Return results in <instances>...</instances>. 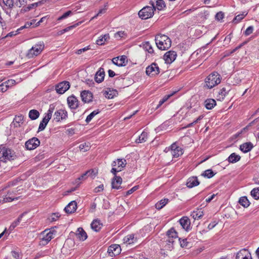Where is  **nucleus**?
Listing matches in <instances>:
<instances>
[{
    "instance_id": "obj_50",
    "label": "nucleus",
    "mask_w": 259,
    "mask_h": 259,
    "mask_svg": "<svg viewBox=\"0 0 259 259\" xmlns=\"http://www.w3.org/2000/svg\"><path fill=\"white\" fill-rule=\"evenodd\" d=\"M247 15V13H243L242 14H239L237 16H236L233 19V22L234 23H238L240 22L241 20H242L245 16Z\"/></svg>"
},
{
    "instance_id": "obj_30",
    "label": "nucleus",
    "mask_w": 259,
    "mask_h": 259,
    "mask_svg": "<svg viewBox=\"0 0 259 259\" xmlns=\"http://www.w3.org/2000/svg\"><path fill=\"white\" fill-rule=\"evenodd\" d=\"M109 34H106L103 35H101L96 40V44L98 45L102 46L105 44V42L109 39Z\"/></svg>"
},
{
    "instance_id": "obj_22",
    "label": "nucleus",
    "mask_w": 259,
    "mask_h": 259,
    "mask_svg": "<svg viewBox=\"0 0 259 259\" xmlns=\"http://www.w3.org/2000/svg\"><path fill=\"white\" fill-rule=\"evenodd\" d=\"M77 208V203L75 201H71L64 208L67 213H73Z\"/></svg>"
},
{
    "instance_id": "obj_38",
    "label": "nucleus",
    "mask_w": 259,
    "mask_h": 259,
    "mask_svg": "<svg viewBox=\"0 0 259 259\" xmlns=\"http://www.w3.org/2000/svg\"><path fill=\"white\" fill-rule=\"evenodd\" d=\"M147 133L145 132H143L140 136H139V138L136 140V142L137 143H142L146 141L147 139Z\"/></svg>"
},
{
    "instance_id": "obj_5",
    "label": "nucleus",
    "mask_w": 259,
    "mask_h": 259,
    "mask_svg": "<svg viewBox=\"0 0 259 259\" xmlns=\"http://www.w3.org/2000/svg\"><path fill=\"white\" fill-rule=\"evenodd\" d=\"M45 47L43 42H40L36 44L34 46L32 47L29 50L27 57L28 58H32L34 57L37 56L41 53Z\"/></svg>"
},
{
    "instance_id": "obj_52",
    "label": "nucleus",
    "mask_w": 259,
    "mask_h": 259,
    "mask_svg": "<svg viewBox=\"0 0 259 259\" xmlns=\"http://www.w3.org/2000/svg\"><path fill=\"white\" fill-rule=\"evenodd\" d=\"M145 49L149 53H153L154 50L152 48V46L149 42H146L144 45Z\"/></svg>"
},
{
    "instance_id": "obj_7",
    "label": "nucleus",
    "mask_w": 259,
    "mask_h": 259,
    "mask_svg": "<svg viewBox=\"0 0 259 259\" xmlns=\"http://www.w3.org/2000/svg\"><path fill=\"white\" fill-rule=\"evenodd\" d=\"M40 145V141L38 138L33 137L25 142V146L27 150L35 149Z\"/></svg>"
},
{
    "instance_id": "obj_33",
    "label": "nucleus",
    "mask_w": 259,
    "mask_h": 259,
    "mask_svg": "<svg viewBox=\"0 0 259 259\" xmlns=\"http://www.w3.org/2000/svg\"><path fill=\"white\" fill-rule=\"evenodd\" d=\"M50 119V118H48L46 116H45L39 124L38 132L42 131L45 130Z\"/></svg>"
},
{
    "instance_id": "obj_32",
    "label": "nucleus",
    "mask_w": 259,
    "mask_h": 259,
    "mask_svg": "<svg viewBox=\"0 0 259 259\" xmlns=\"http://www.w3.org/2000/svg\"><path fill=\"white\" fill-rule=\"evenodd\" d=\"M203 215V212L202 210V208H198L196 211H193L191 216L194 219H199L202 218Z\"/></svg>"
},
{
    "instance_id": "obj_8",
    "label": "nucleus",
    "mask_w": 259,
    "mask_h": 259,
    "mask_svg": "<svg viewBox=\"0 0 259 259\" xmlns=\"http://www.w3.org/2000/svg\"><path fill=\"white\" fill-rule=\"evenodd\" d=\"M160 73L159 68L157 64L153 63L151 65L148 66L146 68V73L147 75L150 76H155Z\"/></svg>"
},
{
    "instance_id": "obj_12",
    "label": "nucleus",
    "mask_w": 259,
    "mask_h": 259,
    "mask_svg": "<svg viewBox=\"0 0 259 259\" xmlns=\"http://www.w3.org/2000/svg\"><path fill=\"white\" fill-rule=\"evenodd\" d=\"M177 57V53L173 51L167 52L163 56V59L167 64H170L174 61Z\"/></svg>"
},
{
    "instance_id": "obj_53",
    "label": "nucleus",
    "mask_w": 259,
    "mask_h": 259,
    "mask_svg": "<svg viewBox=\"0 0 259 259\" xmlns=\"http://www.w3.org/2000/svg\"><path fill=\"white\" fill-rule=\"evenodd\" d=\"M54 109V106H53V105H51L50 106V108H49V110H48L47 113L46 114L45 116H46L48 118L51 119L52 117V113L53 112Z\"/></svg>"
},
{
    "instance_id": "obj_21",
    "label": "nucleus",
    "mask_w": 259,
    "mask_h": 259,
    "mask_svg": "<svg viewBox=\"0 0 259 259\" xmlns=\"http://www.w3.org/2000/svg\"><path fill=\"white\" fill-rule=\"evenodd\" d=\"M122 178L120 177H118L117 176H115V177H114V178L112 179V188L115 189H119L120 188H121L122 187L120 186V185L122 183Z\"/></svg>"
},
{
    "instance_id": "obj_55",
    "label": "nucleus",
    "mask_w": 259,
    "mask_h": 259,
    "mask_svg": "<svg viewBox=\"0 0 259 259\" xmlns=\"http://www.w3.org/2000/svg\"><path fill=\"white\" fill-rule=\"evenodd\" d=\"M72 13V11H68L64 13L61 16L59 17L58 18V20H63L67 17H68Z\"/></svg>"
},
{
    "instance_id": "obj_35",
    "label": "nucleus",
    "mask_w": 259,
    "mask_h": 259,
    "mask_svg": "<svg viewBox=\"0 0 259 259\" xmlns=\"http://www.w3.org/2000/svg\"><path fill=\"white\" fill-rule=\"evenodd\" d=\"M39 116V112L35 109H32L29 112V117L31 120L36 119Z\"/></svg>"
},
{
    "instance_id": "obj_6",
    "label": "nucleus",
    "mask_w": 259,
    "mask_h": 259,
    "mask_svg": "<svg viewBox=\"0 0 259 259\" xmlns=\"http://www.w3.org/2000/svg\"><path fill=\"white\" fill-rule=\"evenodd\" d=\"M0 156L9 160H14L16 157L15 152L14 151L10 148L2 146L0 147Z\"/></svg>"
},
{
    "instance_id": "obj_26",
    "label": "nucleus",
    "mask_w": 259,
    "mask_h": 259,
    "mask_svg": "<svg viewBox=\"0 0 259 259\" xmlns=\"http://www.w3.org/2000/svg\"><path fill=\"white\" fill-rule=\"evenodd\" d=\"M92 229L96 232H98L103 226L102 223H100L99 220H95L91 224Z\"/></svg>"
},
{
    "instance_id": "obj_62",
    "label": "nucleus",
    "mask_w": 259,
    "mask_h": 259,
    "mask_svg": "<svg viewBox=\"0 0 259 259\" xmlns=\"http://www.w3.org/2000/svg\"><path fill=\"white\" fill-rule=\"evenodd\" d=\"M32 25V23L27 22L25 23V24L21 27L20 28L18 29L17 31H20L21 30H22L24 28H27L30 27V26Z\"/></svg>"
},
{
    "instance_id": "obj_11",
    "label": "nucleus",
    "mask_w": 259,
    "mask_h": 259,
    "mask_svg": "<svg viewBox=\"0 0 259 259\" xmlns=\"http://www.w3.org/2000/svg\"><path fill=\"white\" fill-rule=\"evenodd\" d=\"M54 116V120L59 122L61 120L66 119L68 117V113L65 110L60 109L55 112Z\"/></svg>"
},
{
    "instance_id": "obj_61",
    "label": "nucleus",
    "mask_w": 259,
    "mask_h": 259,
    "mask_svg": "<svg viewBox=\"0 0 259 259\" xmlns=\"http://www.w3.org/2000/svg\"><path fill=\"white\" fill-rule=\"evenodd\" d=\"M90 49V46H89L86 47H84V48L78 50L76 51V53L79 55V54H81V53H82L83 52H84L86 51L89 50Z\"/></svg>"
},
{
    "instance_id": "obj_41",
    "label": "nucleus",
    "mask_w": 259,
    "mask_h": 259,
    "mask_svg": "<svg viewBox=\"0 0 259 259\" xmlns=\"http://www.w3.org/2000/svg\"><path fill=\"white\" fill-rule=\"evenodd\" d=\"M100 112V110L99 109H97L93 111L87 117L85 122L88 123H89L92 120V119L95 117V116L97 115Z\"/></svg>"
},
{
    "instance_id": "obj_59",
    "label": "nucleus",
    "mask_w": 259,
    "mask_h": 259,
    "mask_svg": "<svg viewBox=\"0 0 259 259\" xmlns=\"http://www.w3.org/2000/svg\"><path fill=\"white\" fill-rule=\"evenodd\" d=\"M60 217V214L58 212L53 213L51 216L50 220L53 221H56L58 218Z\"/></svg>"
},
{
    "instance_id": "obj_46",
    "label": "nucleus",
    "mask_w": 259,
    "mask_h": 259,
    "mask_svg": "<svg viewBox=\"0 0 259 259\" xmlns=\"http://www.w3.org/2000/svg\"><path fill=\"white\" fill-rule=\"evenodd\" d=\"M118 94V93L117 91L112 90H109L108 92H106V97H107L108 99H112L114 97L116 96Z\"/></svg>"
},
{
    "instance_id": "obj_10",
    "label": "nucleus",
    "mask_w": 259,
    "mask_h": 259,
    "mask_svg": "<svg viewBox=\"0 0 259 259\" xmlns=\"http://www.w3.org/2000/svg\"><path fill=\"white\" fill-rule=\"evenodd\" d=\"M112 62L117 66H125L127 63V57L125 55H122L114 57L112 59Z\"/></svg>"
},
{
    "instance_id": "obj_18",
    "label": "nucleus",
    "mask_w": 259,
    "mask_h": 259,
    "mask_svg": "<svg viewBox=\"0 0 259 259\" xmlns=\"http://www.w3.org/2000/svg\"><path fill=\"white\" fill-rule=\"evenodd\" d=\"M179 223L182 228L188 231L190 230V220L187 217H183L180 220Z\"/></svg>"
},
{
    "instance_id": "obj_57",
    "label": "nucleus",
    "mask_w": 259,
    "mask_h": 259,
    "mask_svg": "<svg viewBox=\"0 0 259 259\" xmlns=\"http://www.w3.org/2000/svg\"><path fill=\"white\" fill-rule=\"evenodd\" d=\"M253 31V27L252 26H249L244 31V34L246 36H248L252 33Z\"/></svg>"
},
{
    "instance_id": "obj_19",
    "label": "nucleus",
    "mask_w": 259,
    "mask_h": 259,
    "mask_svg": "<svg viewBox=\"0 0 259 259\" xmlns=\"http://www.w3.org/2000/svg\"><path fill=\"white\" fill-rule=\"evenodd\" d=\"M105 71L104 68L100 67L95 75V80L97 83L102 82L105 77Z\"/></svg>"
},
{
    "instance_id": "obj_63",
    "label": "nucleus",
    "mask_w": 259,
    "mask_h": 259,
    "mask_svg": "<svg viewBox=\"0 0 259 259\" xmlns=\"http://www.w3.org/2000/svg\"><path fill=\"white\" fill-rule=\"evenodd\" d=\"M78 25V23H76L75 24H74L73 25H71V26H68L64 29H63V31L64 32H67L73 28H74L75 27H76Z\"/></svg>"
},
{
    "instance_id": "obj_54",
    "label": "nucleus",
    "mask_w": 259,
    "mask_h": 259,
    "mask_svg": "<svg viewBox=\"0 0 259 259\" xmlns=\"http://www.w3.org/2000/svg\"><path fill=\"white\" fill-rule=\"evenodd\" d=\"M4 83L9 88L16 84V82L14 79H9Z\"/></svg>"
},
{
    "instance_id": "obj_56",
    "label": "nucleus",
    "mask_w": 259,
    "mask_h": 259,
    "mask_svg": "<svg viewBox=\"0 0 259 259\" xmlns=\"http://www.w3.org/2000/svg\"><path fill=\"white\" fill-rule=\"evenodd\" d=\"M86 174H87V177H91L92 178H94L97 172H95L93 169H90L86 171Z\"/></svg>"
},
{
    "instance_id": "obj_28",
    "label": "nucleus",
    "mask_w": 259,
    "mask_h": 259,
    "mask_svg": "<svg viewBox=\"0 0 259 259\" xmlns=\"http://www.w3.org/2000/svg\"><path fill=\"white\" fill-rule=\"evenodd\" d=\"M228 88H229V87H228ZM230 90L229 89H226V88H223L219 92V94L217 96V100L220 101L224 100L225 96L227 95V94L228 93Z\"/></svg>"
},
{
    "instance_id": "obj_14",
    "label": "nucleus",
    "mask_w": 259,
    "mask_h": 259,
    "mask_svg": "<svg viewBox=\"0 0 259 259\" xmlns=\"http://www.w3.org/2000/svg\"><path fill=\"white\" fill-rule=\"evenodd\" d=\"M121 250L120 246L118 244H112L108 249V253L111 256L118 255Z\"/></svg>"
},
{
    "instance_id": "obj_47",
    "label": "nucleus",
    "mask_w": 259,
    "mask_h": 259,
    "mask_svg": "<svg viewBox=\"0 0 259 259\" xmlns=\"http://www.w3.org/2000/svg\"><path fill=\"white\" fill-rule=\"evenodd\" d=\"M156 8L158 10H162L165 7V4L163 0H156Z\"/></svg>"
},
{
    "instance_id": "obj_48",
    "label": "nucleus",
    "mask_w": 259,
    "mask_h": 259,
    "mask_svg": "<svg viewBox=\"0 0 259 259\" xmlns=\"http://www.w3.org/2000/svg\"><path fill=\"white\" fill-rule=\"evenodd\" d=\"M251 195L256 200L259 199V188L253 189L251 192Z\"/></svg>"
},
{
    "instance_id": "obj_36",
    "label": "nucleus",
    "mask_w": 259,
    "mask_h": 259,
    "mask_svg": "<svg viewBox=\"0 0 259 259\" xmlns=\"http://www.w3.org/2000/svg\"><path fill=\"white\" fill-rule=\"evenodd\" d=\"M124 241L129 244H132L137 241V238H135L134 234H130L124 238Z\"/></svg>"
},
{
    "instance_id": "obj_29",
    "label": "nucleus",
    "mask_w": 259,
    "mask_h": 259,
    "mask_svg": "<svg viewBox=\"0 0 259 259\" xmlns=\"http://www.w3.org/2000/svg\"><path fill=\"white\" fill-rule=\"evenodd\" d=\"M0 5L2 7H7L11 9L14 6V0H0Z\"/></svg>"
},
{
    "instance_id": "obj_58",
    "label": "nucleus",
    "mask_w": 259,
    "mask_h": 259,
    "mask_svg": "<svg viewBox=\"0 0 259 259\" xmlns=\"http://www.w3.org/2000/svg\"><path fill=\"white\" fill-rule=\"evenodd\" d=\"M224 14L222 12H219L217 13L215 16V19L218 21L222 20L224 18Z\"/></svg>"
},
{
    "instance_id": "obj_9",
    "label": "nucleus",
    "mask_w": 259,
    "mask_h": 259,
    "mask_svg": "<svg viewBox=\"0 0 259 259\" xmlns=\"http://www.w3.org/2000/svg\"><path fill=\"white\" fill-rule=\"evenodd\" d=\"M70 88V83L68 81H63L56 85L55 90L59 94H63Z\"/></svg>"
},
{
    "instance_id": "obj_39",
    "label": "nucleus",
    "mask_w": 259,
    "mask_h": 259,
    "mask_svg": "<svg viewBox=\"0 0 259 259\" xmlns=\"http://www.w3.org/2000/svg\"><path fill=\"white\" fill-rule=\"evenodd\" d=\"M166 235L168 238H177L178 237V233L174 228H171L167 231Z\"/></svg>"
},
{
    "instance_id": "obj_34",
    "label": "nucleus",
    "mask_w": 259,
    "mask_h": 259,
    "mask_svg": "<svg viewBox=\"0 0 259 259\" xmlns=\"http://www.w3.org/2000/svg\"><path fill=\"white\" fill-rule=\"evenodd\" d=\"M26 212L22 213L20 216L18 218V219L15 221L9 227V230L10 231H12L14 229V228L20 223V222L22 220V217L26 214Z\"/></svg>"
},
{
    "instance_id": "obj_13",
    "label": "nucleus",
    "mask_w": 259,
    "mask_h": 259,
    "mask_svg": "<svg viewBox=\"0 0 259 259\" xmlns=\"http://www.w3.org/2000/svg\"><path fill=\"white\" fill-rule=\"evenodd\" d=\"M170 149L171 154L175 157H178L183 153L182 148L178 146L176 143L172 144Z\"/></svg>"
},
{
    "instance_id": "obj_45",
    "label": "nucleus",
    "mask_w": 259,
    "mask_h": 259,
    "mask_svg": "<svg viewBox=\"0 0 259 259\" xmlns=\"http://www.w3.org/2000/svg\"><path fill=\"white\" fill-rule=\"evenodd\" d=\"M41 4H42V1H39L38 2L30 4L24 9V11H25V12L29 11L31 9H33V8H36V7H38V6L40 5Z\"/></svg>"
},
{
    "instance_id": "obj_20",
    "label": "nucleus",
    "mask_w": 259,
    "mask_h": 259,
    "mask_svg": "<svg viewBox=\"0 0 259 259\" xmlns=\"http://www.w3.org/2000/svg\"><path fill=\"white\" fill-rule=\"evenodd\" d=\"M126 164V160L124 159H117L115 161L112 162L111 165L112 167H116L121 170Z\"/></svg>"
},
{
    "instance_id": "obj_49",
    "label": "nucleus",
    "mask_w": 259,
    "mask_h": 259,
    "mask_svg": "<svg viewBox=\"0 0 259 259\" xmlns=\"http://www.w3.org/2000/svg\"><path fill=\"white\" fill-rule=\"evenodd\" d=\"M174 95V93L170 94L169 95H165L163 98L160 100L159 102V104L157 106V108H159L161 106L164 102H165L170 97H171Z\"/></svg>"
},
{
    "instance_id": "obj_44",
    "label": "nucleus",
    "mask_w": 259,
    "mask_h": 259,
    "mask_svg": "<svg viewBox=\"0 0 259 259\" xmlns=\"http://www.w3.org/2000/svg\"><path fill=\"white\" fill-rule=\"evenodd\" d=\"M215 174L211 169H208L205 170L202 174L201 176L206 177L207 178H211L214 176Z\"/></svg>"
},
{
    "instance_id": "obj_24",
    "label": "nucleus",
    "mask_w": 259,
    "mask_h": 259,
    "mask_svg": "<svg viewBox=\"0 0 259 259\" xmlns=\"http://www.w3.org/2000/svg\"><path fill=\"white\" fill-rule=\"evenodd\" d=\"M76 236L80 241H84L88 237L87 234L82 228L77 229Z\"/></svg>"
},
{
    "instance_id": "obj_27",
    "label": "nucleus",
    "mask_w": 259,
    "mask_h": 259,
    "mask_svg": "<svg viewBox=\"0 0 259 259\" xmlns=\"http://www.w3.org/2000/svg\"><path fill=\"white\" fill-rule=\"evenodd\" d=\"M216 101L213 99H207L204 101V105L207 109L211 110L216 105Z\"/></svg>"
},
{
    "instance_id": "obj_37",
    "label": "nucleus",
    "mask_w": 259,
    "mask_h": 259,
    "mask_svg": "<svg viewBox=\"0 0 259 259\" xmlns=\"http://www.w3.org/2000/svg\"><path fill=\"white\" fill-rule=\"evenodd\" d=\"M168 201V199H161L155 204V208L158 210L161 209L167 203Z\"/></svg>"
},
{
    "instance_id": "obj_4",
    "label": "nucleus",
    "mask_w": 259,
    "mask_h": 259,
    "mask_svg": "<svg viewBox=\"0 0 259 259\" xmlns=\"http://www.w3.org/2000/svg\"><path fill=\"white\" fill-rule=\"evenodd\" d=\"M150 6H146L142 9L138 13V15L143 20H146L152 17L154 15V11L156 9L154 2L151 1L149 3Z\"/></svg>"
},
{
    "instance_id": "obj_60",
    "label": "nucleus",
    "mask_w": 259,
    "mask_h": 259,
    "mask_svg": "<svg viewBox=\"0 0 259 259\" xmlns=\"http://www.w3.org/2000/svg\"><path fill=\"white\" fill-rule=\"evenodd\" d=\"M138 188H139L138 186H134V187H133L132 189H131L130 190H128L126 192V195H129L132 194L134 192L136 191L138 189Z\"/></svg>"
},
{
    "instance_id": "obj_25",
    "label": "nucleus",
    "mask_w": 259,
    "mask_h": 259,
    "mask_svg": "<svg viewBox=\"0 0 259 259\" xmlns=\"http://www.w3.org/2000/svg\"><path fill=\"white\" fill-rule=\"evenodd\" d=\"M252 148V144L250 142L245 143L240 146V150L244 153L250 151Z\"/></svg>"
},
{
    "instance_id": "obj_23",
    "label": "nucleus",
    "mask_w": 259,
    "mask_h": 259,
    "mask_svg": "<svg viewBox=\"0 0 259 259\" xmlns=\"http://www.w3.org/2000/svg\"><path fill=\"white\" fill-rule=\"evenodd\" d=\"M199 184V182L198 180L197 177H190L188 180L186 185L188 188H191L193 187L198 186Z\"/></svg>"
},
{
    "instance_id": "obj_16",
    "label": "nucleus",
    "mask_w": 259,
    "mask_h": 259,
    "mask_svg": "<svg viewBox=\"0 0 259 259\" xmlns=\"http://www.w3.org/2000/svg\"><path fill=\"white\" fill-rule=\"evenodd\" d=\"M82 101L84 103H90L92 101L93 97L92 93L89 91H83L80 94Z\"/></svg>"
},
{
    "instance_id": "obj_3",
    "label": "nucleus",
    "mask_w": 259,
    "mask_h": 259,
    "mask_svg": "<svg viewBox=\"0 0 259 259\" xmlns=\"http://www.w3.org/2000/svg\"><path fill=\"white\" fill-rule=\"evenodd\" d=\"M56 231L53 229H46L42 231L40 235L39 245L45 246L47 245L53 238H54Z\"/></svg>"
},
{
    "instance_id": "obj_43",
    "label": "nucleus",
    "mask_w": 259,
    "mask_h": 259,
    "mask_svg": "<svg viewBox=\"0 0 259 259\" xmlns=\"http://www.w3.org/2000/svg\"><path fill=\"white\" fill-rule=\"evenodd\" d=\"M189 238L181 239V238H179V240L180 241V245L182 247H189L191 245L190 243L188 241Z\"/></svg>"
},
{
    "instance_id": "obj_17",
    "label": "nucleus",
    "mask_w": 259,
    "mask_h": 259,
    "mask_svg": "<svg viewBox=\"0 0 259 259\" xmlns=\"http://www.w3.org/2000/svg\"><path fill=\"white\" fill-rule=\"evenodd\" d=\"M236 259H252L251 254L246 249L240 250L236 254Z\"/></svg>"
},
{
    "instance_id": "obj_2",
    "label": "nucleus",
    "mask_w": 259,
    "mask_h": 259,
    "mask_svg": "<svg viewBox=\"0 0 259 259\" xmlns=\"http://www.w3.org/2000/svg\"><path fill=\"white\" fill-rule=\"evenodd\" d=\"M221 81V75L217 72H213L205 78L204 87L210 89L219 84Z\"/></svg>"
},
{
    "instance_id": "obj_40",
    "label": "nucleus",
    "mask_w": 259,
    "mask_h": 259,
    "mask_svg": "<svg viewBox=\"0 0 259 259\" xmlns=\"http://www.w3.org/2000/svg\"><path fill=\"white\" fill-rule=\"evenodd\" d=\"M239 203L244 207H247L250 204L249 200L245 196L241 197L239 200Z\"/></svg>"
},
{
    "instance_id": "obj_51",
    "label": "nucleus",
    "mask_w": 259,
    "mask_h": 259,
    "mask_svg": "<svg viewBox=\"0 0 259 259\" xmlns=\"http://www.w3.org/2000/svg\"><path fill=\"white\" fill-rule=\"evenodd\" d=\"M19 198V197H14L13 196H10L9 195L8 196L7 195H6L4 198L3 200V202L5 203L7 202H11L15 199L18 200Z\"/></svg>"
},
{
    "instance_id": "obj_31",
    "label": "nucleus",
    "mask_w": 259,
    "mask_h": 259,
    "mask_svg": "<svg viewBox=\"0 0 259 259\" xmlns=\"http://www.w3.org/2000/svg\"><path fill=\"white\" fill-rule=\"evenodd\" d=\"M241 157L235 153H232L228 158L227 160L229 163H236L240 160Z\"/></svg>"
},
{
    "instance_id": "obj_64",
    "label": "nucleus",
    "mask_w": 259,
    "mask_h": 259,
    "mask_svg": "<svg viewBox=\"0 0 259 259\" xmlns=\"http://www.w3.org/2000/svg\"><path fill=\"white\" fill-rule=\"evenodd\" d=\"M121 171V170L119 168H116V167H113L111 170V172L114 175V177H115V176H116V173Z\"/></svg>"
},
{
    "instance_id": "obj_15",
    "label": "nucleus",
    "mask_w": 259,
    "mask_h": 259,
    "mask_svg": "<svg viewBox=\"0 0 259 259\" xmlns=\"http://www.w3.org/2000/svg\"><path fill=\"white\" fill-rule=\"evenodd\" d=\"M67 103L69 107L72 109H75L78 107V101L74 95L68 97Z\"/></svg>"
},
{
    "instance_id": "obj_42",
    "label": "nucleus",
    "mask_w": 259,
    "mask_h": 259,
    "mask_svg": "<svg viewBox=\"0 0 259 259\" xmlns=\"http://www.w3.org/2000/svg\"><path fill=\"white\" fill-rule=\"evenodd\" d=\"M90 148V143L89 142L81 144L79 146L80 150L83 152L89 151Z\"/></svg>"
},
{
    "instance_id": "obj_1",
    "label": "nucleus",
    "mask_w": 259,
    "mask_h": 259,
    "mask_svg": "<svg viewBox=\"0 0 259 259\" xmlns=\"http://www.w3.org/2000/svg\"><path fill=\"white\" fill-rule=\"evenodd\" d=\"M155 41L157 48L161 50H166L171 45L170 39L166 35L159 34L155 37Z\"/></svg>"
}]
</instances>
